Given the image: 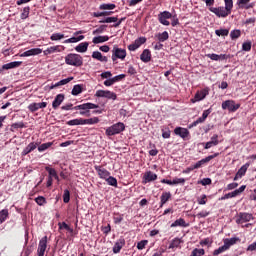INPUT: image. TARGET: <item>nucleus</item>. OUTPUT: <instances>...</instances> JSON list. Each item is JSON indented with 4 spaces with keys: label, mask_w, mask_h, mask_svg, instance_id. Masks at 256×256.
Segmentation results:
<instances>
[{
    "label": "nucleus",
    "mask_w": 256,
    "mask_h": 256,
    "mask_svg": "<svg viewBox=\"0 0 256 256\" xmlns=\"http://www.w3.org/2000/svg\"><path fill=\"white\" fill-rule=\"evenodd\" d=\"M62 111H80L79 115H85L86 117H91L90 109H99V105L87 102L73 107V104L69 103L61 107Z\"/></svg>",
    "instance_id": "obj_1"
},
{
    "label": "nucleus",
    "mask_w": 256,
    "mask_h": 256,
    "mask_svg": "<svg viewBox=\"0 0 256 256\" xmlns=\"http://www.w3.org/2000/svg\"><path fill=\"white\" fill-rule=\"evenodd\" d=\"M167 19H172L171 22ZM158 21L161 23V25H165L166 27H169V25H172V27H177L179 25V18L176 16H173V13L169 11H163L158 14Z\"/></svg>",
    "instance_id": "obj_2"
},
{
    "label": "nucleus",
    "mask_w": 256,
    "mask_h": 256,
    "mask_svg": "<svg viewBox=\"0 0 256 256\" xmlns=\"http://www.w3.org/2000/svg\"><path fill=\"white\" fill-rule=\"evenodd\" d=\"M66 65H71L72 67H82L83 56L75 53H70L65 56Z\"/></svg>",
    "instance_id": "obj_3"
},
{
    "label": "nucleus",
    "mask_w": 256,
    "mask_h": 256,
    "mask_svg": "<svg viewBox=\"0 0 256 256\" xmlns=\"http://www.w3.org/2000/svg\"><path fill=\"white\" fill-rule=\"evenodd\" d=\"M125 131V124L123 122H118L108 127L105 131L107 137H113V135H119Z\"/></svg>",
    "instance_id": "obj_4"
},
{
    "label": "nucleus",
    "mask_w": 256,
    "mask_h": 256,
    "mask_svg": "<svg viewBox=\"0 0 256 256\" xmlns=\"http://www.w3.org/2000/svg\"><path fill=\"white\" fill-rule=\"evenodd\" d=\"M127 57V50L123 48H119L117 46L113 47L112 50V61H117V59H121L123 61Z\"/></svg>",
    "instance_id": "obj_5"
},
{
    "label": "nucleus",
    "mask_w": 256,
    "mask_h": 256,
    "mask_svg": "<svg viewBox=\"0 0 256 256\" xmlns=\"http://www.w3.org/2000/svg\"><path fill=\"white\" fill-rule=\"evenodd\" d=\"M253 214H249L247 212H240L236 219V223L238 225H243V223H249V221H253Z\"/></svg>",
    "instance_id": "obj_6"
},
{
    "label": "nucleus",
    "mask_w": 256,
    "mask_h": 256,
    "mask_svg": "<svg viewBox=\"0 0 256 256\" xmlns=\"http://www.w3.org/2000/svg\"><path fill=\"white\" fill-rule=\"evenodd\" d=\"M95 97H104L105 99H112V101H115L117 99V94L109 90H98L96 91Z\"/></svg>",
    "instance_id": "obj_7"
},
{
    "label": "nucleus",
    "mask_w": 256,
    "mask_h": 256,
    "mask_svg": "<svg viewBox=\"0 0 256 256\" xmlns=\"http://www.w3.org/2000/svg\"><path fill=\"white\" fill-rule=\"evenodd\" d=\"M240 107H241V103H237L234 100L225 101V109H227L229 113H235Z\"/></svg>",
    "instance_id": "obj_8"
},
{
    "label": "nucleus",
    "mask_w": 256,
    "mask_h": 256,
    "mask_svg": "<svg viewBox=\"0 0 256 256\" xmlns=\"http://www.w3.org/2000/svg\"><path fill=\"white\" fill-rule=\"evenodd\" d=\"M145 43H147V38L139 37L134 41V43H132L128 46V50L129 51H137V49H139V47H141V45H145Z\"/></svg>",
    "instance_id": "obj_9"
},
{
    "label": "nucleus",
    "mask_w": 256,
    "mask_h": 256,
    "mask_svg": "<svg viewBox=\"0 0 256 256\" xmlns=\"http://www.w3.org/2000/svg\"><path fill=\"white\" fill-rule=\"evenodd\" d=\"M46 107H47V102H40V103L33 102L28 105V110L30 111V113H35L39 109H45Z\"/></svg>",
    "instance_id": "obj_10"
},
{
    "label": "nucleus",
    "mask_w": 256,
    "mask_h": 256,
    "mask_svg": "<svg viewBox=\"0 0 256 256\" xmlns=\"http://www.w3.org/2000/svg\"><path fill=\"white\" fill-rule=\"evenodd\" d=\"M95 171H97L98 176L100 179L106 180L110 175L111 172H109L107 169L103 168V166H94Z\"/></svg>",
    "instance_id": "obj_11"
},
{
    "label": "nucleus",
    "mask_w": 256,
    "mask_h": 256,
    "mask_svg": "<svg viewBox=\"0 0 256 256\" xmlns=\"http://www.w3.org/2000/svg\"><path fill=\"white\" fill-rule=\"evenodd\" d=\"M250 2L251 0H237L236 5L238 6V9H253V7H255V3Z\"/></svg>",
    "instance_id": "obj_12"
},
{
    "label": "nucleus",
    "mask_w": 256,
    "mask_h": 256,
    "mask_svg": "<svg viewBox=\"0 0 256 256\" xmlns=\"http://www.w3.org/2000/svg\"><path fill=\"white\" fill-rule=\"evenodd\" d=\"M208 95L209 89L204 88L195 94L194 99H192V103H196V101H203V99H205V97H207Z\"/></svg>",
    "instance_id": "obj_13"
},
{
    "label": "nucleus",
    "mask_w": 256,
    "mask_h": 256,
    "mask_svg": "<svg viewBox=\"0 0 256 256\" xmlns=\"http://www.w3.org/2000/svg\"><path fill=\"white\" fill-rule=\"evenodd\" d=\"M45 251H47V236H44L38 245V255L45 256Z\"/></svg>",
    "instance_id": "obj_14"
},
{
    "label": "nucleus",
    "mask_w": 256,
    "mask_h": 256,
    "mask_svg": "<svg viewBox=\"0 0 256 256\" xmlns=\"http://www.w3.org/2000/svg\"><path fill=\"white\" fill-rule=\"evenodd\" d=\"M161 183L165 185H185V178H174L173 180L162 179Z\"/></svg>",
    "instance_id": "obj_15"
},
{
    "label": "nucleus",
    "mask_w": 256,
    "mask_h": 256,
    "mask_svg": "<svg viewBox=\"0 0 256 256\" xmlns=\"http://www.w3.org/2000/svg\"><path fill=\"white\" fill-rule=\"evenodd\" d=\"M237 243H241L240 237L226 238L225 251H227V249H231V247H233V245H237Z\"/></svg>",
    "instance_id": "obj_16"
},
{
    "label": "nucleus",
    "mask_w": 256,
    "mask_h": 256,
    "mask_svg": "<svg viewBox=\"0 0 256 256\" xmlns=\"http://www.w3.org/2000/svg\"><path fill=\"white\" fill-rule=\"evenodd\" d=\"M245 189H247V186L242 185L240 187V189H236L232 192L225 194V199H233V197H238V195H241V193H243V191H245Z\"/></svg>",
    "instance_id": "obj_17"
},
{
    "label": "nucleus",
    "mask_w": 256,
    "mask_h": 256,
    "mask_svg": "<svg viewBox=\"0 0 256 256\" xmlns=\"http://www.w3.org/2000/svg\"><path fill=\"white\" fill-rule=\"evenodd\" d=\"M151 181H157V174L152 171H148L144 174L142 183L145 185L147 183H151Z\"/></svg>",
    "instance_id": "obj_18"
},
{
    "label": "nucleus",
    "mask_w": 256,
    "mask_h": 256,
    "mask_svg": "<svg viewBox=\"0 0 256 256\" xmlns=\"http://www.w3.org/2000/svg\"><path fill=\"white\" fill-rule=\"evenodd\" d=\"M215 157H217V154L210 155L206 158H203L202 160H200L196 164H194L192 167H193V169H200V167H203V165H205V163H209V161H211L212 159H215Z\"/></svg>",
    "instance_id": "obj_19"
},
{
    "label": "nucleus",
    "mask_w": 256,
    "mask_h": 256,
    "mask_svg": "<svg viewBox=\"0 0 256 256\" xmlns=\"http://www.w3.org/2000/svg\"><path fill=\"white\" fill-rule=\"evenodd\" d=\"M174 133L182 139H187V137H189V130L187 128L176 127Z\"/></svg>",
    "instance_id": "obj_20"
},
{
    "label": "nucleus",
    "mask_w": 256,
    "mask_h": 256,
    "mask_svg": "<svg viewBox=\"0 0 256 256\" xmlns=\"http://www.w3.org/2000/svg\"><path fill=\"white\" fill-rule=\"evenodd\" d=\"M43 53V50L40 48H32L28 51H25L21 54V57H32L33 55H41Z\"/></svg>",
    "instance_id": "obj_21"
},
{
    "label": "nucleus",
    "mask_w": 256,
    "mask_h": 256,
    "mask_svg": "<svg viewBox=\"0 0 256 256\" xmlns=\"http://www.w3.org/2000/svg\"><path fill=\"white\" fill-rule=\"evenodd\" d=\"M63 101H65V94L56 95L54 101L52 102L53 109H59V106L61 103H63Z\"/></svg>",
    "instance_id": "obj_22"
},
{
    "label": "nucleus",
    "mask_w": 256,
    "mask_h": 256,
    "mask_svg": "<svg viewBox=\"0 0 256 256\" xmlns=\"http://www.w3.org/2000/svg\"><path fill=\"white\" fill-rule=\"evenodd\" d=\"M250 164L246 163L238 170L236 173V176L234 178V181H237L238 179H241V177H244L245 173H247V169H249Z\"/></svg>",
    "instance_id": "obj_23"
},
{
    "label": "nucleus",
    "mask_w": 256,
    "mask_h": 256,
    "mask_svg": "<svg viewBox=\"0 0 256 256\" xmlns=\"http://www.w3.org/2000/svg\"><path fill=\"white\" fill-rule=\"evenodd\" d=\"M92 59H96L97 61H100L101 63H107V61H109V58H107V56H103V54H101V52H99V51H94L92 53Z\"/></svg>",
    "instance_id": "obj_24"
},
{
    "label": "nucleus",
    "mask_w": 256,
    "mask_h": 256,
    "mask_svg": "<svg viewBox=\"0 0 256 256\" xmlns=\"http://www.w3.org/2000/svg\"><path fill=\"white\" fill-rule=\"evenodd\" d=\"M140 59L143 63H149V61H151V50L144 49L140 55Z\"/></svg>",
    "instance_id": "obj_25"
},
{
    "label": "nucleus",
    "mask_w": 256,
    "mask_h": 256,
    "mask_svg": "<svg viewBox=\"0 0 256 256\" xmlns=\"http://www.w3.org/2000/svg\"><path fill=\"white\" fill-rule=\"evenodd\" d=\"M125 247V239H119L113 247V253H121V249Z\"/></svg>",
    "instance_id": "obj_26"
},
{
    "label": "nucleus",
    "mask_w": 256,
    "mask_h": 256,
    "mask_svg": "<svg viewBox=\"0 0 256 256\" xmlns=\"http://www.w3.org/2000/svg\"><path fill=\"white\" fill-rule=\"evenodd\" d=\"M155 39H157L160 43H165L169 39V32L164 31L162 33L155 34Z\"/></svg>",
    "instance_id": "obj_27"
},
{
    "label": "nucleus",
    "mask_w": 256,
    "mask_h": 256,
    "mask_svg": "<svg viewBox=\"0 0 256 256\" xmlns=\"http://www.w3.org/2000/svg\"><path fill=\"white\" fill-rule=\"evenodd\" d=\"M87 49H89V42H82L75 47L77 53H87Z\"/></svg>",
    "instance_id": "obj_28"
},
{
    "label": "nucleus",
    "mask_w": 256,
    "mask_h": 256,
    "mask_svg": "<svg viewBox=\"0 0 256 256\" xmlns=\"http://www.w3.org/2000/svg\"><path fill=\"white\" fill-rule=\"evenodd\" d=\"M44 55H53V53H61V46H51L43 51Z\"/></svg>",
    "instance_id": "obj_29"
},
{
    "label": "nucleus",
    "mask_w": 256,
    "mask_h": 256,
    "mask_svg": "<svg viewBox=\"0 0 256 256\" xmlns=\"http://www.w3.org/2000/svg\"><path fill=\"white\" fill-rule=\"evenodd\" d=\"M23 62L21 61H14V62H10V63H7V64H4L2 66V69H5V70H9V69H17V67H21V64Z\"/></svg>",
    "instance_id": "obj_30"
},
{
    "label": "nucleus",
    "mask_w": 256,
    "mask_h": 256,
    "mask_svg": "<svg viewBox=\"0 0 256 256\" xmlns=\"http://www.w3.org/2000/svg\"><path fill=\"white\" fill-rule=\"evenodd\" d=\"M171 199V192H163L160 196V208Z\"/></svg>",
    "instance_id": "obj_31"
},
{
    "label": "nucleus",
    "mask_w": 256,
    "mask_h": 256,
    "mask_svg": "<svg viewBox=\"0 0 256 256\" xmlns=\"http://www.w3.org/2000/svg\"><path fill=\"white\" fill-rule=\"evenodd\" d=\"M170 227H189V224H187V222H185V219L183 218H179L176 221H174Z\"/></svg>",
    "instance_id": "obj_32"
},
{
    "label": "nucleus",
    "mask_w": 256,
    "mask_h": 256,
    "mask_svg": "<svg viewBox=\"0 0 256 256\" xmlns=\"http://www.w3.org/2000/svg\"><path fill=\"white\" fill-rule=\"evenodd\" d=\"M9 219V209H2L0 211V225Z\"/></svg>",
    "instance_id": "obj_33"
},
{
    "label": "nucleus",
    "mask_w": 256,
    "mask_h": 256,
    "mask_svg": "<svg viewBox=\"0 0 256 256\" xmlns=\"http://www.w3.org/2000/svg\"><path fill=\"white\" fill-rule=\"evenodd\" d=\"M233 9V0H225V17L231 15V10Z\"/></svg>",
    "instance_id": "obj_34"
},
{
    "label": "nucleus",
    "mask_w": 256,
    "mask_h": 256,
    "mask_svg": "<svg viewBox=\"0 0 256 256\" xmlns=\"http://www.w3.org/2000/svg\"><path fill=\"white\" fill-rule=\"evenodd\" d=\"M108 40L109 36H97L93 38L92 43H94V45H99V43H105Z\"/></svg>",
    "instance_id": "obj_35"
},
{
    "label": "nucleus",
    "mask_w": 256,
    "mask_h": 256,
    "mask_svg": "<svg viewBox=\"0 0 256 256\" xmlns=\"http://www.w3.org/2000/svg\"><path fill=\"white\" fill-rule=\"evenodd\" d=\"M181 243H183V240H181V238H174L171 241L168 249H177L181 245Z\"/></svg>",
    "instance_id": "obj_36"
},
{
    "label": "nucleus",
    "mask_w": 256,
    "mask_h": 256,
    "mask_svg": "<svg viewBox=\"0 0 256 256\" xmlns=\"http://www.w3.org/2000/svg\"><path fill=\"white\" fill-rule=\"evenodd\" d=\"M71 81H73V77H69V78L60 80L59 82H57L56 84L51 86L50 89H55L56 87H61V85H67V83H71Z\"/></svg>",
    "instance_id": "obj_37"
},
{
    "label": "nucleus",
    "mask_w": 256,
    "mask_h": 256,
    "mask_svg": "<svg viewBox=\"0 0 256 256\" xmlns=\"http://www.w3.org/2000/svg\"><path fill=\"white\" fill-rule=\"evenodd\" d=\"M66 125H69L70 127L75 126V125H84V119L76 118V119L66 122Z\"/></svg>",
    "instance_id": "obj_38"
},
{
    "label": "nucleus",
    "mask_w": 256,
    "mask_h": 256,
    "mask_svg": "<svg viewBox=\"0 0 256 256\" xmlns=\"http://www.w3.org/2000/svg\"><path fill=\"white\" fill-rule=\"evenodd\" d=\"M71 93L72 95L77 97V95H80V93H83V86L81 84L74 85Z\"/></svg>",
    "instance_id": "obj_39"
},
{
    "label": "nucleus",
    "mask_w": 256,
    "mask_h": 256,
    "mask_svg": "<svg viewBox=\"0 0 256 256\" xmlns=\"http://www.w3.org/2000/svg\"><path fill=\"white\" fill-rule=\"evenodd\" d=\"M115 7H117L115 4H101L99 6L100 11H113V9H115Z\"/></svg>",
    "instance_id": "obj_40"
},
{
    "label": "nucleus",
    "mask_w": 256,
    "mask_h": 256,
    "mask_svg": "<svg viewBox=\"0 0 256 256\" xmlns=\"http://www.w3.org/2000/svg\"><path fill=\"white\" fill-rule=\"evenodd\" d=\"M50 147H53V142L39 144L38 151H39V153H43V151H47V149H49Z\"/></svg>",
    "instance_id": "obj_41"
},
{
    "label": "nucleus",
    "mask_w": 256,
    "mask_h": 256,
    "mask_svg": "<svg viewBox=\"0 0 256 256\" xmlns=\"http://www.w3.org/2000/svg\"><path fill=\"white\" fill-rule=\"evenodd\" d=\"M83 39H85V36L80 35L77 37H71L69 39H66L64 43H79V41H83Z\"/></svg>",
    "instance_id": "obj_42"
},
{
    "label": "nucleus",
    "mask_w": 256,
    "mask_h": 256,
    "mask_svg": "<svg viewBox=\"0 0 256 256\" xmlns=\"http://www.w3.org/2000/svg\"><path fill=\"white\" fill-rule=\"evenodd\" d=\"M24 127H25V123L16 122V123L11 124L10 131L12 133H15V129H24Z\"/></svg>",
    "instance_id": "obj_43"
},
{
    "label": "nucleus",
    "mask_w": 256,
    "mask_h": 256,
    "mask_svg": "<svg viewBox=\"0 0 256 256\" xmlns=\"http://www.w3.org/2000/svg\"><path fill=\"white\" fill-rule=\"evenodd\" d=\"M210 11L217 15V17H225V11L223 8H210Z\"/></svg>",
    "instance_id": "obj_44"
},
{
    "label": "nucleus",
    "mask_w": 256,
    "mask_h": 256,
    "mask_svg": "<svg viewBox=\"0 0 256 256\" xmlns=\"http://www.w3.org/2000/svg\"><path fill=\"white\" fill-rule=\"evenodd\" d=\"M99 117H92L88 119H84V125H97L99 123Z\"/></svg>",
    "instance_id": "obj_45"
},
{
    "label": "nucleus",
    "mask_w": 256,
    "mask_h": 256,
    "mask_svg": "<svg viewBox=\"0 0 256 256\" xmlns=\"http://www.w3.org/2000/svg\"><path fill=\"white\" fill-rule=\"evenodd\" d=\"M119 18L117 16L106 17L99 21V23H117Z\"/></svg>",
    "instance_id": "obj_46"
},
{
    "label": "nucleus",
    "mask_w": 256,
    "mask_h": 256,
    "mask_svg": "<svg viewBox=\"0 0 256 256\" xmlns=\"http://www.w3.org/2000/svg\"><path fill=\"white\" fill-rule=\"evenodd\" d=\"M109 15H113V11H104V12H94L92 16L94 17H109Z\"/></svg>",
    "instance_id": "obj_47"
},
{
    "label": "nucleus",
    "mask_w": 256,
    "mask_h": 256,
    "mask_svg": "<svg viewBox=\"0 0 256 256\" xmlns=\"http://www.w3.org/2000/svg\"><path fill=\"white\" fill-rule=\"evenodd\" d=\"M31 12V7L27 6L24 7V9L22 10V13L20 14V18L25 20L29 17V13Z\"/></svg>",
    "instance_id": "obj_48"
},
{
    "label": "nucleus",
    "mask_w": 256,
    "mask_h": 256,
    "mask_svg": "<svg viewBox=\"0 0 256 256\" xmlns=\"http://www.w3.org/2000/svg\"><path fill=\"white\" fill-rule=\"evenodd\" d=\"M45 171H47L48 177H50L51 179L55 178L56 175H57V171L55 170V168H51L49 166H46Z\"/></svg>",
    "instance_id": "obj_49"
},
{
    "label": "nucleus",
    "mask_w": 256,
    "mask_h": 256,
    "mask_svg": "<svg viewBox=\"0 0 256 256\" xmlns=\"http://www.w3.org/2000/svg\"><path fill=\"white\" fill-rule=\"evenodd\" d=\"M51 41H61V39H65V34L54 33L50 36Z\"/></svg>",
    "instance_id": "obj_50"
},
{
    "label": "nucleus",
    "mask_w": 256,
    "mask_h": 256,
    "mask_svg": "<svg viewBox=\"0 0 256 256\" xmlns=\"http://www.w3.org/2000/svg\"><path fill=\"white\" fill-rule=\"evenodd\" d=\"M111 187H117V178L113 177V176H109L106 180H105Z\"/></svg>",
    "instance_id": "obj_51"
},
{
    "label": "nucleus",
    "mask_w": 256,
    "mask_h": 256,
    "mask_svg": "<svg viewBox=\"0 0 256 256\" xmlns=\"http://www.w3.org/2000/svg\"><path fill=\"white\" fill-rule=\"evenodd\" d=\"M230 37L232 41H235V39H239V37H241V30H232L230 32Z\"/></svg>",
    "instance_id": "obj_52"
},
{
    "label": "nucleus",
    "mask_w": 256,
    "mask_h": 256,
    "mask_svg": "<svg viewBox=\"0 0 256 256\" xmlns=\"http://www.w3.org/2000/svg\"><path fill=\"white\" fill-rule=\"evenodd\" d=\"M251 47H252L251 40H247V41L243 42V44H242V51L249 52V51H251Z\"/></svg>",
    "instance_id": "obj_53"
},
{
    "label": "nucleus",
    "mask_w": 256,
    "mask_h": 256,
    "mask_svg": "<svg viewBox=\"0 0 256 256\" xmlns=\"http://www.w3.org/2000/svg\"><path fill=\"white\" fill-rule=\"evenodd\" d=\"M35 203H37V205L39 206H43L47 204V199H45V197L43 196H38L37 198H35Z\"/></svg>",
    "instance_id": "obj_54"
},
{
    "label": "nucleus",
    "mask_w": 256,
    "mask_h": 256,
    "mask_svg": "<svg viewBox=\"0 0 256 256\" xmlns=\"http://www.w3.org/2000/svg\"><path fill=\"white\" fill-rule=\"evenodd\" d=\"M69 201H71V192H69V190H64V194H63V202L64 203H69Z\"/></svg>",
    "instance_id": "obj_55"
},
{
    "label": "nucleus",
    "mask_w": 256,
    "mask_h": 256,
    "mask_svg": "<svg viewBox=\"0 0 256 256\" xmlns=\"http://www.w3.org/2000/svg\"><path fill=\"white\" fill-rule=\"evenodd\" d=\"M203 255H205V250L204 249H197V248H195L192 251L190 256H203Z\"/></svg>",
    "instance_id": "obj_56"
},
{
    "label": "nucleus",
    "mask_w": 256,
    "mask_h": 256,
    "mask_svg": "<svg viewBox=\"0 0 256 256\" xmlns=\"http://www.w3.org/2000/svg\"><path fill=\"white\" fill-rule=\"evenodd\" d=\"M163 139H169L171 137V130L169 128H162Z\"/></svg>",
    "instance_id": "obj_57"
},
{
    "label": "nucleus",
    "mask_w": 256,
    "mask_h": 256,
    "mask_svg": "<svg viewBox=\"0 0 256 256\" xmlns=\"http://www.w3.org/2000/svg\"><path fill=\"white\" fill-rule=\"evenodd\" d=\"M206 56L212 61H219L221 57L225 58V55H217V54H207Z\"/></svg>",
    "instance_id": "obj_58"
},
{
    "label": "nucleus",
    "mask_w": 256,
    "mask_h": 256,
    "mask_svg": "<svg viewBox=\"0 0 256 256\" xmlns=\"http://www.w3.org/2000/svg\"><path fill=\"white\" fill-rule=\"evenodd\" d=\"M114 223L116 225H119V223H121L123 221V214H120V213H115L114 214Z\"/></svg>",
    "instance_id": "obj_59"
},
{
    "label": "nucleus",
    "mask_w": 256,
    "mask_h": 256,
    "mask_svg": "<svg viewBox=\"0 0 256 256\" xmlns=\"http://www.w3.org/2000/svg\"><path fill=\"white\" fill-rule=\"evenodd\" d=\"M107 29V25H100L96 30L93 31V35H99V33H104Z\"/></svg>",
    "instance_id": "obj_60"
},
{
    "label": "nucleus",
    "mask_w": 256,
    "mask_h": 256,
    "mask_svg": "<svg viewBox=\"0 0 256 256\" xmlns=\"http://www.w3.org/2000/svg\"><path fill=\"white\" fill-rule=\"evenodd\" d=\"M147 243H149V241H147V240H142V241L138 242L137 249H139V251H143V249H145V246L147 245Z\"/></svg>",
    "instance_id": "obj_61"
},
{
    "label": "nucleus",
    "mask_w": 256,
    "mask_h": 256,
    "mask_svg": "<svg viewBox=\"0 0 256 256\" xmlns=\"http://www.w3.org/2000/svg\"><path fill=\"white\" fill-rule=\"evenodd\" d=\"M39 145H41V142H31L27 145V147L33 152L35 149H37V147H39Z\"/></svg>",
    "instance_id": "obj_62"
},
{
    "label": "nucleus",
    "mask_w": 256,
    "mask_h": 256,
    "mask_svg": "<svg viewBox=\"0 0 256 256\" xmlns=\"http://www.w3.org/2000/svg\"><path fill=\"white\" fill-rule=\"evenodd\" d=\"M202 145L204 146V149H211V147L217 146V144L211 140L209 142L202 143Z\"/></svg>",
    "instance_id": "obj_63"
},
{
    "label": "nucleus",
    "mask_w": 256,
    "mask_h": 256,
    "mask_svg": "<svg viewBox=\"0 0 256 256\" xmlns=\"http://www.w3.org/2000/svg\"><path fill=\"white\" fill-rule=\"evenodd\" d=\"M198 183H200V185L206 186V185H211L212 181H211V178H204Z\"/></svg>",
    "instance_id": "obj_64"
}]
</instances>
